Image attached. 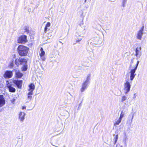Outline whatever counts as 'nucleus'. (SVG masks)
Listing matches in <instances>:
<instances>
[{
	"instance_id": "33",
	"label": "nucleus",
	"mask_w": 147,
	"mask_h": 147,
	"mask_svg": "<svg viewBox=\"0 0 147 147\" xmlns=\"http://www.w3.org/2000/svg\"><path fill=\"white\" fill-rule=\"evenodd\" d=\"M26 70H27V68L26 67H25L23 69V70L24 71H26Z\"/></svg>"
},
{
	"instance_id": "12",
	"label": "nucleus",
	"mask_w": 147,
	"mask_h": 147,
	"mask_svg": "<svg viewBox=\"0 0 147 147\" xmlns=\"http://www.w3.org/2000/svg\"><path fill=\"white\" fill-rule=\"evenodd\" d=\"M26 114L24 112H20L19 114L18 119L20 122L22 123L25 119V116Z\"/></svg>"
},
{
	"instance_id": "42",
	"label": "nucleus",
	"mask_w": 147,
	"mask_h": 147,
	"mask_svg": "<svg viewBox=\"0 0 147 147\" xmlns=\"http://www.w3.org/2000/svg\"><path fill=\"white\" fill-rule=\"evenodd\" d=\"M116 147H117V145L116 146Z\"/></svg>"
},
{
	"instance_id": "2",
	"label": "nucleus",
	"mask_w": 147,
	"mask_h": 147,
	"mask_svg": "<svg viewBox=\"0 0 147 147\" xmlns=\"http://www.w3.org/2000/svg\"><path fill=\"white\" fill-rule=\"evenodd\" d=\"M90 74H89L87 76L85 80L84 81L82 84V86L80 89V91L82 92L87 88L90 82Z\"/></svg>"
},
{
	"instance_id": "24",
	"label": "nucleus",
	"mask_w": 147,
	"mask_h": 147,
	"mask_svg": "<svg viewBox=\"0 0 147 147\" xmlns=\"http://www.w3.org/2000/svg\"><path fill=\"white\" fill-rule=\"evenodd\" d=\"M16 101V99L15 98H13L11 100V101L12 103L14 104Z\"/></svg>"
},
{
	"instance_id": "13",
	"label": "nucleus",
	"mask_w": 147,
	"mask_h": 147,
	"mask_svg": "<svg viewBox=\"0 0 147 147\" xmlns=\"http://www.w3.org/2000/svg\"><path fill=\"white\" fill-rule=\"evenodd\" d=\"M13 82L16 85L18 88H21L22 82V80H14L13 81Z\"/></svg>"
},
{
	"instance_id": "41",
	"label": "nucleus",
	"mask_w": 147,
	"mask_h": 147,
	"mask_svg": "<svg viewBox=\"0 0 147 147\" xmlns=\"http://www.w3.org/2000/svg\"><path fill=\"white\" fill-rule=\"evenodd\" d=\"M121 147H122V146H121Z\"/></svg>"
},
{
	"instance_id": "15",
	"label": "nucleus",
	"mask_w": 147,
	"mask_h": 147,
	"mask_svg": "<svg viewBox=\"0 0 147 147\" xmlns=\"http://www.w3.org/2000/svg\"><path fill=\"white\" fill-rule=\"evenodd\" d=\"M5 100L3 95H0V107L3 106L5 104Z\"/></svg>"
},
{
	"instance_id": "36",
	"label": "nucleus",
	"mask_w": 147,
	"mask_h": 147,
	"mask_svg": "<svg viewBox=\"0 0 147 147\" xmlns=\"http://www.w3.org/2000/svg\"><path fill=\"white\" fill-rule=\"evenodd\" d=\"M63 9L61 10V12L62 13H63L64 11L63 9Z\"/></svg>"
},
{
	"instance_id": "17",
	"label": "nucleus",
	"mask_w": 147,
	"mask_h": 147,
	"mask_svg": "<svg viewBox=\"0 0 147 147\" xmlns=\"http://www.w3.org/2000/svg\"><path fill=\"white\" fill-rule=\"evenodd\" d=\"M51 25V23L49 22H47V24L45 25V29H44V32L45 33H46L47 30L48 29L49 30V29H48V28L50 27Z\"/></svg>"
},
{
	"instance_id": "35",
	"label": "nucleus",
	"mask_w": 147,
	"mask_h": 147,
	"mask_svg": "<svg viewBox=\"0 0 147 147\" xmlns=\"http://www.w3.org/2000/svg\"><path fill=\"white\" fill-rule=\"evenodd\" d=\"M127 0H123L122 2H124V3H126V2Z\"/></svg>"
},
{
	"instance_id": "16",
	"label": "nucleus",
	"mask_w": 147,
	"mask_h": 147,
	"mask_svg": "<svg viewBox=\"0 0 147 147\" xmlns=\"http://www.w3.org/2000/svg\"><path fill=\"white\" fill-rule=\"evenodd\" d=\"M7 87L9 89V91L11 92H14L16 91L15 89L12 87L10 85H7Z\"/></svg>"
},
{
	"instance_id": "37",
	"label": "nucleus",
	"mask_w": 147,
	"mask_h": 147,
	"mask_svg": "<svg viewBox=\"0 0 147 147\" xmlns=\"http://www.w3.org/2000/svg\"><path fill=\"white\" fill-rule=\"evenodd\" d=\"M41 67L42 69L43 70H44V68L42 66V65H41Z\"/></svg>"
},
{
	"instance_id": "8",
	"label": "nucleus",
	"mask_w": 147,
	"mask_h": 147,
	"mask_svg": "<svg viewBox=\"0 0 147 147\" xmlns=\"http://www.w3.org/2000/svg\"><path fill=\"white\" fill-rule=\"evenodd\" d=\"M144 26H142L140 30L138 31L136 34V38L137 39L141 40L144 33Z\"/></svg>"
},
{
	"instance_id": "27",
	"label": "nucleus",
	"mask_w": 147,
	"mask_h": 147,
	"mask_svg": "<svg viewBox=\"0 0 147 147\" xmlns=\"http://www.w3.org/2000/svg\"><path fill=\"white\" fill-rule=\"evenodd\" d=\"M82 40V38H78V40H76V42L79 43V42Z\"/></svg>"
},
{
	"instance_id": "25",
	"label": "nucleus",
	"mask_w": 147,
	"mask_h": 147,
	"mask_svg": "<svg viewBox=\"0 0 147 147\" xmlns=\"http://www.w3.org/2000/svg\"><path fill=\"white\" fill-rule=\"evenodd\" d=\"M133 59H134L133 58H132L131 59V62L130 63V65L129 66L130 67H131V65L133 63Z\"/></svg>"
},
{
	"instance_id": "1",
	"label": "nucleus",
	"mask_w": 147,
	"mask_h": 147,
	"mask_svg": "<svg viewBox=\"0 0 147 147\" xmlns=\"http://www.w3.org/2000/svg\"><path fill=\"white\" fill-rule=\"evenodd\" d=\"M29 48L23 45H19L18 48V51L20 55L26 56L28 52Z\"/></svg>"
},
{
	"instance_id": "32",
	"label": "nucleus",
	"mask_w": 147,
	"mask_h": 147,
	"mask_svg": "<svg viewBox=\"0 0 147 147\" xmlns=\"http://www.w3.org/2000/svg\"><path fill=\"white\" fill-rule=\"evenodd\" d=\"M81 105H82V102L80 103L79 104V107H78V109H79V107H81Z\"/></svg>"
},
{
	"instance_id": "26",
	"label": "nucleus",
	"mask_w": 147,
	"mask_h": 147,
	"mask_svg": "<svg viewBox=\"0 0 147 147\" xmlns=\"http://www.w3.org/2000/svg\"><path fill=\"white\" fill-rule=\"evenodd\" d=\"M123 134V137L127 136V132L125 131H124Z\"/></svg>"
},
{
	"instance_id": "5",
	"label": "nucleus",
	"mask_w": 147,
	"mask_h": 147,
	"mask_svg": "<svg viewBox=\"0 0 147 147\" xmlns=\"http://www.w3.org/2000/svg\"><path fill=\"white\" fill-rule=\"evenodd\" d=\"M136 113L135 112H131L128 115L126 121V124L128 126H131L134 117Z\"/></svg>"
},
{
	"instance_id": "23",
	"label": "nucleus",
	"mask_w": 147,
	"mask_h": 147,
	"mask_svg": "<svg viewBox=\"0 0 147 147\" xmlns=\"http://www.w3.org/2000/svg\"><path fill=\"white\" fill-rule=\"evenodd\" d=\"M127 99V97L125 95L123 96L121 98V100L122 102L125 101Z\"/></svg>"
},
{
	"instance_id": "30",
	"label": "nucleus",
	"mask_w": 147,
	"mask_h": 147,
	"mask_svg": "<svg viewBox=\"0 0 147 147\" xmlns=\"http://www.w3.org/2000/svg\"><path fill=\"white\" fill-rule=\"evenodd\" d=\"M137 96V95L136 93H135L134 94V96L133 97V99H135Z\"/></svg>"
},
{
	"instance_id": "29",
	"label": "nucleus",
	"mask_w": 147,
	"mask_h": 147,
	"mask_svg": "<svg viewBox=\"0 0 147 147\" xmlns=\"http://www.w3.org/2000/svg\"><path fill=\"white\" fill-rule=\"evenodd\" d=\"M76 37H78L79 36H80L81 35L79 34V33L77 32L76 33Z\"/></svg>"
},
{
	"instance_id": "19",
	"label": "nucleus",
	"mask_w": 147,
	"mask_h": 147,
	"mask_svg": "<svg viewBox=\"0 0 147 147\" xmlns=\"http://www.w3.org/2000/svg\"><path fill=\"white\" fill-rule=\"evenodd\" d=\"M41 53L40 54V57L44 56L45 54V52L43 50V49L42 48H41L40 49Z\"/></svg>"
},
{
	"instance_id": "21",
	"label": "nucleus",
	"mask_w": 147,
	"mask_h": 147,
	"mask_svg": "<svg viewBox=\"0 0 147 147\" xmlns=\"http://www.w3.org/2000/svg\"><path fill=\"white\" fill-rule=\"evenodd\" d=\"M114 136H115V137L114 138L113 140L114 141V144H115L118 139V134H117L116 135H114Z\"/></svg>"
},
{
	"instance_id": "10",
	"label": "nucleus",
	"mask_w": 147,
	"mask_h": 147,
	"mask_svg": "<svg viewBox=\"0 0 147 147\" xmlns=\"http://www.w3.org/2000/svg\"><path fill=\"white\" fill-rule=\"evenodd\" d=\"M142 49L141 47L139 48L137 47L136 49V54L135 56L136 57V60H138V58H140L142 55V52L141 50Z\"/></svg>"
},
{
	"instance_id": "40",
	"label": "nucleus",
	"mask_w": 147,
	"mask_h": 147,
	"mask_svg": "<svg viewBox=\"0 0 147 147\" xmlns=\"http://www.w3.org/2000/svg\"><path fill=\"white\" fill-rule=\"evenodd\" d=\"M86 0H85V1H84L85 2H86Z\"/></svg>"
},
{
	"instance_id": "11",
	"label": "nucleus",
	"mask_w": 147,
	"mask_h": 147,
	"mask_svg": "<svg viewBox=\"0 0 147 147\" xmlns=\"http://www.w3.org/2000/svg\"><path fill=\"white\" fill-rule=\"evenodd\" d=\"M13 71H6L3 75V77L5 78H9L12 77L13 76Z\"/></svg>"
},
{
	"instance_id": "3",
	"label": "nucleus",
	"mask_w": 147,
	"mask_h": 147,
	"mask_svg": "<svg viewBox=\"0 0 147 147\" xmlns=\"http://www.w3.org/2000/svg\"><path fill=\"white\" fill-rule=\"evenodd\" d=\"M139 62L140 61L138 60L135 67H133V69H131L130 70L129 72L130 74V78L131 81H132L136 75V74L135 73L137 69Z\"/></svg>"
},
{
	"instance_id": "28",
	"label": "nucleus",
	"mask_w": 147,
	"mask_h": 147,
	"mask_svg": "<svg viewBox=\"0 0 147 147\" xmlns=\"http://www.w3.org/2000/svg\"><path fill=\"white\" fill-rule=\"evenodd\" d=\"M40 57H41V59L42 61H44L45 60L46 58L44 56Z\"/></svg>"
},
{
	"instance_id": "20",
	"label": "nucleus",
	"mask_w": 147,
	"mask_h": 147,
	"mask_svg": "<svg viewBox=\"0 0 147 147\" xmlns=\"http://www.w3.org/2000/svg\"><path fill=\"white\" fill-rule=\"evenodd\" d=\"M121 120L119 119L115 122L114 123V125L115 126H117L121 122Z\"/></svg>"
},
{
	"instance_id": "34",
	"label": "nucleus",
	"mask_w": 147,
	"mask_h": 147,
	"mask_svg": "<svg viewBox=\"0 0 147 147\" xmlns=\"http://www.w3.org/2000/svg\"><path fill=\"white\" fill-rule=\"evenodd\" d=\"M26 109V107H22V109Z\"/></svg>"
},
{
	"instance_id": "18",
	"label": "nucleus",
	"mask_w": 147,
	"mask_h": 147,
	"mask_svg": "<svg viewBox=\"0 0 147 147\" xmlns=\"http://www.w3.org/2000/svg\"><path fill=\"white\" fill-rule=\"evenodd\" d=\"M127 136L123 137V142L125 145V146L126 147L127 146V141L128 140Z\"/></svg>"
},
{
	"instance_id": "14",
	"label": "nucleus",
	"mask_w": 147,
	"mask_h": 147,
	"mask_svg": "<svg viewBox=\"0 0 147 147\" xmlns=\"http://www.w3.org/2000/svg\"><path fill=\"white\" fill-rule=\"evenodd\" d=\"M13 71L15 72L16 77L18 78H20L23 76V74L17 69H14Z\"/></svg>"
},
{
	"instance_id": "4",
	"label": "nucleus",
	"mask_w": 147,
	"mask_h": 147,
	"mask_svg": "<svg viewBox=\"0 0 147 147\" xmlns=\"http://www.w3.org/2000/svg\"><path fill=\"white\" fill-rule=\"evenodd\" d=\"M29 87L28 91L29 92L28 94L27 99L30 101L32 98V95L33 94V92L35 89V86L33 84L31 83L29 85Z\"/></svg>"
},
{
	"instance_id": "22",
	"label": "nucleus",
	"mask_w": 147,
	"mask_h": 147,
	"mask_svg": "<svg viewBox=\"0 0 147 147\" xmlns=\"http://www.w3.org/2000/svg\"><path fill=\"white\" fill-rule=\"evenodd\" d=\"M124 115V113L123 111H121V113L120 114L119 119L122 120V119L123 118Z\"/></svg>"
},
{
	"instance_id": "38",
	"label": "nucleus",
	"mask_w": 147,
	"mask_h": 147,
	"mask_svg": "<svg viewBox=\"0 0 147 147\" xmlns=\"http://www.w3.org/2000/svg\"><path fill=\"white\" fill-rule=\"evenodd\" d=\"M70 94V95L72 97H73V96L70 94Z\"/></svg>"
},
{
	"instance_id": "6",
	"label": "nucleus",
	"mask_w": 147,
	"mask_h": 147,
	"mask_svg": "<svg viewBox=\"0 0 147 147\" xmlns=\"http://www.w3.org/2000/svg\"><path fill=\"white\" fill-rule=\"evenodd\" d=\"M27 63V60L26 59L21 58L16 59L15 62V64L18 66L20 64L25 65Z\"/></svg>"
},
{
	"instance_id": "39",
	"label": "nucleus",
	"mask_w": 147,
	"mask_h": 147,
	"mask_svg": "<svg viewBox=\"0 0 147 147\" xmlns=\"http://www.w3.org/2000/svg\"><path fill=\"white\" fill-rule=\"evenodd\" d=\"M59 42H60V43H61L63 44V43H62V42H61V41H59Z\"/></svg>"
},
{
	"instance_id": "31",
	"label": "nucleus",
	"mask_w": 147,
	"mask_h": 147,
	"mask_svg": "<svg viewBox=\"0 0 147 147\" xmlns=\"http://www.w3.org/2000/svg\"><path fill=\"white\" fill-rule=\"evenodd\" d=\"M126 3H124V2H122V6L123 7H125V5Z\"/></svg>"
},
{
	"instance_id": "9",
	"label": "nucleus",
	"mask_w": 147,
	"mask_h": 147,
	"mask_svg": "<svg viewBox=\"0 0 147 147\" xmlns=\"http://www.w3.org/2000/svg\"><path fill=\"white\" fill-rule=\"evenodd\" d=\"M18 41V42L19 43H25L27 41V36L25 35H22L20 36L19 38Z\"/></svg>"
},
{
	"instance_id": "7",
	"label": "nucleus",
	"mask_w": 147,
	"mask_h": 147,
	"mask_svg": "<svg viewBox=\"0 0 147 147\" xmlns=\"http://www.w3.org/2000/svg\"><path fill=\"white\" fill-rule=\"evenodd\" d=\"M131 84L130 82L128 81L126 82L124 84V89L125 90L124 93L127 94L128 93L130 90Z\"/></svg>"
}]
</instances>
